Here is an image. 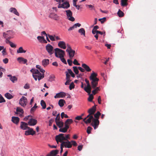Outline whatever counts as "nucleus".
Segmentation results:
<instances>
[{
	"label": "nucleus",
	"mask_w": 156,
	"mask_h": 156,
	"mask_svg": "<svg viewBox=\"0 0 156 156\" xmlns=\"http://www.w3.org/2000/svg\"><path fill=\"white\" fill-rule=\"evenodd\" d=\"M83 121L86 124L90 123L92 121L91 124L95 129L98 127L99 123V120L97 119H94L93 115H90L88 117L87 116L83 119Z\"/></svg>",
	"instance_id": "f257e3e1"
},
{
	"label": "nucleus",
	"mask_w": 156,
	"mask_h": 156,
	"mask_svg": "<svg viewBox=\"0 0 156 156\" xmlns=\"http://www.w3.org/2000/svg\"><path fill=\"white\" fill-rule=\"evenodd\" d=\"M97 76V73L93 72L89 77L90 80L91 81V87L95 89V91L99 90V87H96L98 84V82L99 81V79L96 77Z\"/></svg>",
	"instance_id": "f03ea898"
},
{
	"label": "nucleus",
	"mask_w": 156,
	"mask_h": 156,
	"mask_svg": "<svg viewBox=\"0 0 156 156\" xmlns=\"http://www.w3.org/2000/svg\"><path fill=\"white\" fill-rule=\"evenodd\" d=\"M30 71L32 73L33 76L35 81L38 80L39 81L44 77V74L40 73L37 69H32L30 70Z\"/></svg>",
	"instance_id": "7ed1b4c3"
},
{
	"label": "nucleus",
	"mask_w": 156,
	"mask_h": 156,
	"mask_svg": "<svg viewBox=\"0 0 156 156\" xmlns=\"http://www.w3.org/2000/svg\"><path fill=\"white\" fill-rule=\"evenodd\" d=\"M73 122V120L72 119H68L65 122V127L59 129V131L63 133H66L68 129L69 128V125Z\"/></svg>",
	"instance_id": "20e7f679"
},
{
	"label": "nucleus",
	"mask_w": 156,
	"mask_h": 156,
	"mask_svg": "<svg viewBox=\"0 0 156 156\" xmlns=\"http://www.w3.org/2000/svg\"><path fill=\"white\" fill-rule=\"evenodd\" d=\"M55 56L57 58L64 57L65 55V51L59 48H56L55 49Z\"/></svg>",
	"instance_id": "39448f33"
},
{
	"label": "nucleus",
	"mask_w": 156,
	"mask_h": 156,
	"mask_svg": "<svg viewBox=\"0 0 156 156\" xmlns=\"http://www.w3.org/2000/svg\"><path fill=\"white\" fill-rule=\"evenodd\" d=\"M55 140L58 143V142H60L62 143V142L63 141L66 140L65 134L63 133H61L56 136Z\"/></svg>",
	"instance_id": "423d86ee"
},
{
	"label": "nucleus",
	"mask_w": 156,
	"mask_h": 156,
	"mask_svg": "<svg viewBox=\"0 0 156 156\" xmlns=\"http://www.w3.org/2000/svg\"><path fill=\"white\" fill-rule=\"evenodd\" d=\"M85 81L87 84V86L85 87L84 89L88 94H89L91 92V87L90 85L89 81L87 79H85Z\"/></svg>",
	"instance_id": "0eeeda50"
},
{
	"label": "nucleus",
	"mask_w": 156,
	"mask_h": 156,
	"mask_svg": "<svg viewBox=\"0 0 156 156\" xmlns=\"http://www.w3.org/2000/svg\"><path fill=\"white\" fill-rule=\"evenodd\" d=\"M70 5L67 1L63 2L62 4L59 3L58 6V8H63L66 9H68Z\"/></svg>",
	"instance_id": "6e6552de"
},
{
	"label": "nucleus",
	"mask_w": 156,
	"mask_h": 156,
	"mask_svg": "<svg viewBox=\"0 0 156 156\" xmlns=\"http://www.w3.org/2000/svg\"><path fill=\"white\" fill-rule=\"evenodd\" d=\"M27 102V100L26 98L23 96L20 99L19 103L21 106L24 107L26 105Z\"/></svg>",
	"instance_id": "1a4fd4ad"
},
{
	"label": "nucleus",
	"mask_w": 156,
	"mask_h": 156,
	"mask_svg": "<svg viewBox=\"0 0 156 156\" xmlns=\"http://www.w3.org/2000/svg\"><path fill=\"white\" fill-rule=\"evenodd\" d=\"M46 49L50 55H51L54 52L53 48L52 45L49 44L46 45L45 47Z\"/></svg>",
	"instance_id": "9d476101"
},
{
	"label": "nucleus",
	"mask_w": 156,
	"mask_h": 156,
	"mask_svg": "<svg viewBox=\"0 0 156 156\" xmlns=\"http://www.w3.org/2000/svg\"><path fill=\"white\" fill-rule=\"evenodd\" d=\"M66 15L68 19L72 21H73L75 20L74 18L72 16V12L70 10H68L66 11Z\"/></svg>",
	"instance_id": "9b49d317"
},
{
	"label": "nucleus",
	"mask_w": 156,
	"mask_h": 156,
	"mask_svg": "<svg viewBox=\"0 0 156 156\" xmlns=\"http://www.w3.org/2000/svg\"><path fill=\"white\" fill-rule=\"evenodd\" d=\"M96 110V105H94L92 107L89 109L88 111L89 115L87 116V117H88L90 115H93L95 113Z\"/></svg>",
	"instance_id": "f8f14e48"
},
{
	"label": "nucleus",
	"mask_w": 156,
	"mask_h": 156,
	"mask_svg": "<svg viewBox=\"0 0 156 156\" xmlns=\"http://www.w3.org/2000/svg\"><path fill=\"white\" fill-rule=\"evenodd\" d=\"M28 130L25 131V134L27 136L30 135H33L35 134V132L34 131L33 129L29 127V128H28Z\"/></svg>",
	"instance_id": "ddd939ff"
},
{
	"label": "nucleus",
	"mask_w": 156,
	"mask_h": 156,
	"mask_svg": "<svg viewBox=\"0 0 156 156\" xmlns=\"http://www.w3.org/2000/svg\"><path fill=\"white\" fill-rule=\"evenodd\" d=\"M62 144L66 148H70L72 147V144H71V142L68 140L66 141H63Z\"/></svg>",
	"instance_id": "4468645a"
},
{
	"label": "nucleus",
	"mask_w": 156,
	"mask_h": 156,
	"mask_svg": "<svg viewBox=\"0 0 156 156\" xmlns=\"http://www.w3.org/2000/svg\"><path fill=\"white\" fill-rule=\"evenodd\" d=\"M66 95V93L65 92H61L56 94L54 96L55 98H63Z\"/></svg>",
	"instance_id": "2eb2a0df"
},
{
	"label": "nucleus",
	"mask_w": 156,
	"mask_h": 156,
	"mask_svg": "<svg viewBox=\"0 0 156 156\" xmlns=\"http://www.w3.org/2000/svg\"><path fill=\"white\" fill-rule=\"evenodd\" d=\"M49 17L55 20H58L59 18V16L57 14L54 13H50L49 16Z\"/></svg>",
	"instance_id": "dca6fc26"
},
{
	"label": "nucleus",
	"mask_w": 156,
	"mask_h": 156,
	"mask_svg": "<svg viewBox=\"0 0 156 156\" xmlns=\"http://www.w3.org/2000/svg\"><path fill=\"white\" fill-rule=\"evenodd\" d=\"M28 125V123L24 122H21L20 128L23 130H26L29 128V127L27 126Z\"/></svg>",
	"instance_id": "f3484780"
},
{
	"label": "nucleus",
	"mask_w": 156,
	"mask_h": 156,
	"mask_svg": "<svg viewBox=\"0 0 156 156\" xmlns=\"http://www.w3.org/2000/svg\"><path fill=\"white\" fill-rule=\"evenodd\" d=\"M16 114H19V116L20 117H22L24 113V111L23 109L20 107H18L16 109Z\"/></svg>",
	"instance_id": "a211bd4d"
},
{
	"label": "nucleus",
	"mask_w": 156,
	"mask_h": 156,
	"mask_svg": "<svg viewBox=\"0 0 156 156\" xmlns=\"http://www.w3.org/2000/svg\"><path fill=\"white\" fill-rule=\"evenodd\" d=\"M37 122V120L33 119H30L28 123L30 126H34L35 125Z\"/></svg>",
	"instance_id": "6ab92c4d"
},
{
	"label": "nucleus",
	"mask_w": 156,
	"mask_h": 156,
	"mask_svg": "<svg viewBox=\"0 0 156 156\" xmlns=\"http://www.w3.org/2000/svg\"><path fill=\"white\" fill-rule=\"evenodd\" d=\"M58 45L59 47L63 49H65L66 48V43L63 41H59L58 44Z\"/></svg>",
	"instance_id": "aec40b11"
},
{
	"label": "nucleus",
	"mask_w": 156,
	"mask_h": 156,
	"mask_svg": "<svg viewBox=\"0 0 156 156\" xmlns=\"http://www.w3.org/2000/svg\"><path fill=\"white\" fill-rule=\"evenodd\" d=\"M66 51L68 53L69 58L71 59H72L74 55L75 51L73 50H72L69 51L68 50H66Z\"/></svg>",
	"instance_id": "412c9836"
},
{
	"label": "nucleus",
	"mask_w": 156,
	"mask_h": 156,
	"mask_svg": "<svg viewBox=\"0 0 156 156\" xmlns=\"http://www.w3.org/2000/svg\"><path fill=\"white\" fill-rule=\"evenodd\" d=\"M12 31L8 30L6 32H4L3 33V36L5 38H6L8 36L12 35Z\"/></svg>",
	"instance_id": "4be33fe9"
},
{
	"label": "nucleus",
	"mask_w": 156,
	"mask_h": 156,
	"mask_svg": "<svg viewBox=\"0 0 156 156\" xmlns=\"http://www.w3.org/2000/svg\"><path fill=\"white\" fill-rule=\"evenodd\" d=\"M19 120L20 119L18 117L13 116L12 118V121L15 124H17Z\"/></svg>",
	"instance_id": "5701e85b"
},
{
	"label": "nucleus",
	"mask_w": 156,
	"mask_h": 156,
	"mask_svg": "<svg viewBox=\"0 0 156 156\" xmlns=\"http://www.w3.org/2000/svg\"><path fill=\"white\" fill-rule=\"evenodd\" d=\"M9 11L13 13L17 16H19V13L17 12V10L15 8H11L9 9Z\"/></svg>",
	"instance_id": "b1692460"
},
{
	"label": "nucleus",
	"mask_w": 156,
	"mask_h": 156,
	"mask_svg": "<svg viewBox=\"0 0 156 156\" xmlns=\"http://www.w3.org/2000/svg\"><path fill=\"white\" fill-rule=\"evenodd\" d=\"M7 76L9 77L10 80L12 83H15L17 80V78L15 76H12L11 75H9Z\"/></svg>",
	"instance_id": "393cba45"
},
{
	"label": "nucleus",
	"mask_w": 156,
	"mask_h": 156,
	"mask_svg": "<svg viewBox=\"0 0 156 156\" xmlns=\"http://www.w3.org/2000/svg\"><path fill=\"white\" fill-rule=\"evenodd\" d=\"M82 67L84 68V70H86L87 72H90L91 70V69L86 64L83 63L82 65Z\"/></svg>",
	"instance_id": "a878e982"
},
{
	"label": "nucleus",
	"mask_w": 156,
	"mask_h": 156,
	"mask_svg": "<svg viewBox=\"0 0 156 156\" xmlns=\"http://www.w3.org/2000/svg\"><path fill=\"white\" fill-rule=\"evenodd\" d=\"M17 60L19 63L23 62V64H25L27 62V60L22 57H19L17 58Z\"/></svg>",
	"instance_id": "bb28decb"
},
{
	"label": "nucleus",
	"mask_w": 156,
	"mask_h": 156,
	"mask_svg": "<svg viewBox=\"0 0 156 156\" xmlns=\"http://www.w3.org/2000/svg\"><path fill=\"white\" fill-rule=\"evenodd\" d=\"M49 63V60L48 59H43L42 62V65L44 67L47 66Z\"/></svg>",
	"instance_id": "cd10ccee"
},
{
	"label": "nucleus",
	"mask_w": 156,
	"mask_h": 156,
	"mask_svg": "<svg viewBox=\"0 0 156 156\" xmlns=\"http://www.w3.org/2000/svg\"><path fill=\"white\" fill-rule=\"evenodd\" d=\"M56 125L58 126V127L60 128H62V127L63 126L64 123L62 121H56L55 122Z\"/></svg>",
	"instance_id": "c85d7f7f"
},
{
	"label": "nucleus",
	"mask_w": 156,
	"mask_h": 156,
	"mask_svg": "<svg viewBox=\"0 0 156 156\" xmlns=\"http://www.w3.org/2000/svg\"><path fill=\"white\" fill-rule=\"evenodd\" d=\"M66 102L64 100L61 99L59 100L58 101V104L60 107H63Z\"/></svg>",
	"instance_id": "c756f323"
},
{
	"label": "nucleus",
	"mask_w": 156,
	"mask_h": 156,
	"mask_svg": "<svg viewBox=\"0 0 156 156\" xmlns=\"http://www.w3.org/2000/svg\"><path fill=\"white\" fill-rule=\"evenodd\" d=\"M78 32L81 35H83L84 37L85 36V32L83 28H81L78 30Z\"/></svg>",
	"instance_id": "7c9ffc66"
},
{
	"label": "nucleus",
	"mask_w": 156,
	"mask_h": 156,
	"mask_svg": "<svg viewBox=\"0 0 156 156\" xmlns=\"http://www.w3.org/2000/svg\"><path fill=\"white\" fill-rule=\"evenodd\" d=\"M36 67L37 69H39L41 73L44 74L45 71L39 65H37Z\"/></svg>",
	"instance_id": "2f4dec72"
},
{
	"label": "nucleus",
	"mask_w": 156,
	"mask_h": 156,
	"mask_svg": "<svg viewBox=\"0 0 156 156\" xmlns=\"http://www.w3.org/2000/svg\"><path fill=\"white\" fill-rule=\"evenodd\" d=\"M128 0H121V5L122 6H126L127 5Z\"/></svg>",
	"instance_id": "473e14b6"
},
{
	"label": "nucleus",
	"mask_w": 156,
	"mask_h": 156,
	"mask_svg": "<svg viewBox=\"0 0 156 156\" xmlns=\"http://www.w3.org/2000/svg\"><path fill=\"white\" fill-rule=\"evenodd\" d=\"M5 97L8 99H10L13 98L12 95L9 93H7L5 94Z\"/></svg>",
	"instance_id": "72a5a7b5"
},
{
	"label": "nucleus",
	"mask_w": 156,
	"mask_h": 156,
	"mask_svg": "<svg viewBox=\"0 0 156 156\" xmlns=\"http://www.w3.org/2000/svg\"><path fill=\"white\" fill-rule=\"evenodd\" d=\"M117 14L119 17H123L124 15V13L120 9H119L117 12Z\"/></svg>",
	"instance_id": "f704fd0d"
},
{
	"label": "nucleus",
	"mask_w": 156,
	"mask_h": 156,
	"mask_svg": "<svg viewBox=\"0 0 156 156\" xmlns=\"http://www.w3.org/2000/svg\"><path fill=\"white\" fill-rule=\"evenodd\" d=\"M41 105L42 107V108L43 109H45L46 108V104L45 102V101L43 100H42L41 101Z\"/></svg>",
	"instance_id": "c9c22d12"
},
{
	"label": "nucleus",
	"mask_w": 156,
	"mask_h": 156,
	"mask_svg": "<svg viewBox=\"0 0 156 156\" xmlns=\"http://www.w3.org/2000/svg\"><path fill=\"white\" fill-rule=\"evenodd\" d=\"M59 151L58 150H54L51 151L50 152L53 156L57 154L58 152Z\"/></svg>",
	"instance_id": "e433bc0d"
},
{
	"label": "nucleus",
	"mask_w": 156,
	"mask_h": 156,
	"mask_svg": "<svg viewBox=\"0 0 156 156\" xmlns=\"http://www.w3.org/2000/svg\"><path fill=\"white\" fill-rule=\"evenodd\" d=\"M101 114L99 112H98L94 114V117L95 118L94 119H97L98 120L99 116Z\"/></svg>",
	"instance_id": "4c0bfd02"
},
{
	"label": "nucleus",
	"mask_w": 156,
	"mask_h": 156,
	"mask_svg": "<svg viewBox=\"0 0 156 156\" xmlns=\"http://www.w3.org/2000/svg\"><path fill=\"white\" fill-rule=\"evenodd\" d=\"M37 106L36 103H35L34 106L32 107L30 110V112L31 113H32L34 112L36 109V108H37Z\"/></svg>",
	"instance_id": "58836bf2"
},
{
	"label": "nucleus",
	"mask_w": 156,
	"mask_h": 156,
	"mask_svg": "<svg viewBox=\"0 0 156 156\" xmlns=\"http://www.w3.org/2000/svg\"><path fill=\"white\" fill-rule=\"evenodd\" d=\"M88 94L89 95L88 100L89 101L91 102L93 98V95L92 94H90V93L89 94Z\"/></svg>",
	"instance_id": "ea45409f"
},
{
	"label": "nucleus",
	"mask_w": 156,
	"mask_h": 156,
	"mask_svg": "<svg viewBox=\"0 0 156 156\" xmlns=\"http://www.w3.org/2000/svg\"><path fill=\"white\" fill-rule=\"evenodd\" d=\"M73 71L76 74H78L79 73L78 69L76 66L73 67Z\"/></svg>",
	"instance_id": "a19ab883"
},
{
	"label": "nucleus",
	"mask_w": 156,
	"mask_h": 156,
	"mask_svg": "<svg viewBox=\"0 0 156 156\" xmlns=\"http://www.w3.org/2000/svg\"><path fill=\"white\" fill-rule=\"evenodd\" d=\"M68 73H69L74 78L75 77V75L71 69H68Z\"/></svg>",
	"instance_id": "79ce46f5"
},
{
	"label": "nucleus",
	"mask_w": 156,
	"mask_h": 156,
	"mask_svg": "<svg viewBox=\"0 0 156 156\" xmlns=\"http://www.w3.org/2000/svg\"><path fill=\"white\" fill-rule=\"evenodd\" d=\"M48 36L50 40L52 41H55V39L54 36L49 34H48Z\"/></svg>",
	"instance_id": "37998d69"
},
{
	"label": "nucleus",
	"mask_w": 156,
	"mask_h": 156,
	"mask_svg": "<svg viewBox=\"0 0 156 156\" xmlns=\"http://www.w3.org/2000/svg\"><path fill=\"white\" fill-rule=\"evenodd\" d=\"M61 116L62 119H63L64 117L65 118H69V116L66 114H65L64 112H62L61 113Z\"/></svg>",
	"instance_id": "c03bdc74"
},
{
	"label": "nucleus",
	"mask_w": 156,
	"mask_h": 156,
	"mask_svg": "<svg viewBox=\"0 0 156 156\" xmlns=\"http://www.w3.org/2000/svg\"><path fill=\"white\" fill-rule=\"evenodd\" d=\"M5 102V101L2 97V95L0 94V103H2L3 102Z\"/></svg>",
	"instance_id": "a18cd8bd"
},
{
	"label": "nucleus",
	"mask_w": 156,
	"mask_h": 156,
	"mask_svg": "<svg viewBox=\"0 0 156 156\" xmlns=\"http://www.w3.org/2000/svg\"><path fill=\"white\" fill-rule=\"evenodd\" d=\"M74 84L73 82H72L70 84L69 86V88L70 90H71L72 89H73L74 88Z\"/></svg>",
	"instance_id": "49530a36"
},
{
	"label": "nucleus",
	"mask_w": 156,
	"mask_h": 156,
	"mask_svg": "<svg viewBox=\"0 0 156 156\" xmlns=\"http://www.w3.org/2000/svg\"><path fill=\"white\" fill-rule=\"evenodd\" d=\"M59 58H60L62 62H63L65 64H67L65 60V59L64 58V57H62Z\"/></svg>",
	"instance_id": "de8ad7c7"
},
{
	"label": "nucleus",
	"mask_w": 156,
	"mask_h": 156,
	"mask_svg": "<svg viewBox=\"0 0 156 156\" xmlns=\"http://www.w3.org/2000/svg\"><path fill=\"white\" fill-rule=\"evenodd\" d=\"M92 129V128L91 127H90V126H88L87 128V133H88V134L90 133H91V130Z\"/></svg>",
	"instance_id": "09e8293b"
},
{
	"label": "nucleus",
	"mask_w": 156,
	"mask_h": 156,
	"mask_svg": "<svg viewBox=\"0 0 156 156\" xmlns=\"http://www.w3.org/2000/svg\"><path fill=\"white\" fill-rule=\"evenodd\" d=\"M44 37H41L40 36H38L37 37V39L40 41V42H41L43 41V39H44Z\"/></svg>",
	"instance_id": "8fccbe9b"
},
{
	"label": "nucleus",
	"mask_w": 156,
	"mask_h": 156,
	"mask_svg": "<svg viewBox=\"0 0 156 156\" xmlns=\"http://www.w3.org/2000/svg\"><path fill=\"white\" fill-rule=\"evenodd\" d=\"M23 50V48L22 47H20L18 50H17V53H22V51Z\"/></svg>",
	"instance_id": "3c124183"
},
{
	"label": "nucleus",
	"mask_w": 156,
	"mask_h": 156,
	"mask_svg": "<svg viewBox=\"0 0 156 156\" xmlns=\"http://www.w3.org/2000/svg\"><path fill=\"white\" fill-rule=\"evenodd\" d=\"M106 20V18L104 17L102 18H101L99 19L98 20L100 21H101V23H103Z\"/></svg>",
	"instance_id": "603ef678"
},
{
	"label": "nucleus",
	"mask_w": 156,
	"mask_h": 156,
	"mask_svg": "<svg viewBox=\"0 0 156 156\" xmlns=\"http://www.w3.org/2000/svg\"><path fill=\"white\" fill-rule=\"evenodd\" d=\"M73 63L75 65H77L79 66L80 65V64L77 61L76 59H74L73 62Z\"/></svg>",
	"instance_id": "864d4df0"
},
{
	"label": "nucleus",
	"mask_w": 156,
	"mask_h": 156,
	"mask_svg": "<svg viewBox=\"0 0 156 156\" xmlns=\"http://www.w3.org/2000/svg\"><path fill=\"white\" fill-rule=\"evenodd\" d=\"M60 118V114L58 113L56 117V118H55V122H56V121H59Z\"/></svg>",
	"instance_id": "5fc2aeb1"
},
{
	"label": "nucleus",
	"mask_w": 156,
	"mask_h": 156,
	"mask_svg": "<svg viewBox=\"0 0 156 156\" xmlns=\"http://www.w3.org/2000/svg\"><path fill=\"white\" fill-rule=\"evenodd\" d=\"M70 142L72 143V144L74 146H76L77 145V143L75 141L72 140Z\"/></svg>",
	"instance_id": "6e6d98bb"
},
{
	"label": "nucleus",
	"mask_w": 156,
	"mask_h": 156,
	"mask_svg": "<svg viewBox=\"0 0 156 156\" xmlns=\"http://www.w3.org/2000/svg\"><path fill=\"white\" fill-rule=\"evenodd\" d=\"M83 147V145H79L77 147L78 150L79 151H81L82 150Z\"/></svg>",
	"instance_id": "4d7b16f0"
},
{
	"label": "nucleus",
	"mask_w": 156,
	"mask_h": 156,
	"mask_svg": "<svg viewBox=\"0 0 156 156\" xmlns=\"http://www.w3.org/2000/svg\"><path fill=\"white\" fill-rule=\"evenodd\" d=\"M82 119V116H76V117H75V119L76 120H79Z\"/></svg>",
	"instance_id": "13d9d810"
},
{
	"label": "nucleus",
	"mask_w": 156,
	"mask_h": 156,
	"mask_svg": "<svg viewBox=\"0 0 156 156\" xmlns=\"http://www.w3.org/2000/svg\"><path fill=\"white\" fill-rule=\"evenodd\" d=\"M67 62L68 63V64L69 66H72V60L70 59H68L67 60Z\"/></svg>",
	"instance_id": "bf43d9fd"
},
{
	"label": "nucleus",
	"mask_w": 156,
	"mask_h": 156,
	"mask_svg": "<svg viewBox=\"0 0 156 156\" xmlns=\"http://www.w3.org/2000/svg\"><path fill=\"white\" fill-rule=\"evenodd\" d=\"M9 44L12 48H15L16 47V45L12 42H11Z\"/></svg>",
	"instance_id": "052dcab7"
},
{
	"label": "nucleus",
	"mask_w": 156,
	"mask_h": 156,
	"mask_svg": "<svg viewBox=\"0 0 156 156\" xmlns=\"http://www.w3.org/2000/svg\"><path fill=\"white\" fill-rule=\"evenodd\" d=\"M65 138L66 139V140L67 141V139H69L70 138H69V134H67V135H65Z\"/></svg>",
	"instance_id": "680f3d73"
},
{
	"label": "nucleus",
	"mask_w": 156,
	"mask_h": 156,
	"mask_svg": "<svg viewBox=\"0 0 156 156\" xmlns=\"http://www.w3.org/2000/svg\"><path fill=\"white\" fill-rule=\"evenodd\" d=\"M66 79H70V75L68 74V73L67 72H66Z\"/></svg>",
	"instance_id": "e2e57ef3"
},
{
	"label": "nucleus",
	"mask_w": 156,
	"mask_h": 156,
	"mask_svg": "<svg viewBox=\"0 0 156 156\" xmlns=\"http://www.w3.org/2000/svg\"><path fill=\"white\" fill-rule=\"evenodd\" d=\"M3 61L4 63L6 64L8 62V59L7 58H5L3 59Z\"/></svg>",
	"instance_id": "0e129e2a"
},
{
	"label": "nucleus",
	"mask_w": 156,
	"mask_h": 156,
	"mask_svg": "<svg viewBox=\"0 0 156 156\" xmlns=\"http://www.w3.org/2000/svg\"><path fill=\"white\" fill-rule=\"evenodd\" d=\"M78 68L81 72H83L85 71L84 69L80 67H78Z\"/></svg>",
	"instance_id": "69168bd1"
},
{
	"label": "nucleus",
	"mask_w": 156,
	"mask_h": 156,
	"mask_svg": "<svg viewBox=\"0 0 156 156\" xmlns=\"http://www.w3.org/2000/svg\"><path fill=\"white\" fill-rule=\"evenodd\" d=\"M73 26L75 28H76L77 27H80L81 26V24L79 23H76L74 24Z\"/></svg>",
	"instance_id": "338daca9"
},
{
	"label": "nucleus",
	"mask_w": 156,
	"mask_h": 156,
	"mask_svg": "<svg viewBox=\"0 0 156 156\" xmlns=\"http://www.w3.org/2000/svg\"><path fill=\"white\" fill-rule=\"evenodd\" d=\"M24 88L26 89H28L29 88V85L28 84H26L24 86Z\"/></svg>",
	"instance_id": "774afa93"
}]
</instances>
